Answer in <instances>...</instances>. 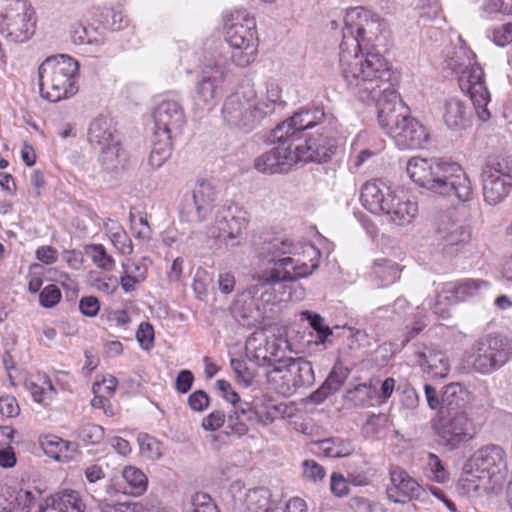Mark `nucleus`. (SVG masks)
Masks as SVG:
<instances>
[{
  "instance_id": "1",
  "label": "nucleus",
  "mask_w": 512,
  "mask_h": 512,
  "mask_svg": "<svg viewBox=\"0 0 512 512\" xmlns=\"http://www.w3.org/2000/svg\"><path fill=\"white\" fill-rule=\"evenodd\" d=\"M384 21L377 14L355 7L346 12L339 67L347 88L363 103L377 107L378 123L400 149H418L428 140L426 128L403 110L391 82L389 62L378 52L366 51L379 38Z\"/></svg>"
},
{
  "instance_id": "2",
  "label": "nucleus",
  "mask_w": 512,
  "mask_h": 512,
  "mask_svg": "<svg viewBox=\"0 0 512 512\" xmlns=\"http://www.w3.org/2000/svg\"><path fill=\"white\" fill-rule=\"evenodd\" d=\"M406 171L413 182L432 193L455 196L462 203L474 199L472 182L456 162L437 157H412L407 161Z\"/></svg>"
},
{
  "instance_id": "3",
  "label": "nucleus",
  "mask_w": 512,
  "mask_h": 512,
  "mask_svg": "<svg viewBox=\"0 0 512 512\" xmlns=\"http://www.w3.org/2000/svg\"><path fill=\"white\" fill-rule=\"evenodd\" d=\"M508 474L505 450L496 444H488L476 450L463 468L460 484L467 493L497 492Z\"/></svg>"
},
{
  "instance_id": "4",
  "label": "nucleus",
  "mask_w": 512,
  "mask_h": 512,
  "mask_svg": "<svg viewBox=\"0 0 512 512\" xmlns=\"http://www.w3.org/2000/svg\"><path fill=\"white\" fill-rule=\"evenodd\" d=\"M78 67V62L68 55L47 58L38 71L41 96L50 102H58L75 95Z\"/></svg>"
},
{
  "instance_id": "5",
  "label": "nucleus",
  "mask_w": 512,
  "mask_h": 512,
  "mask_svg": "<svg viewBox=\"0 0 512 512\" xmlns=\"http://www.w3.org/2000/svg\"><path fill=\"white\" fill-rule=\"evenodd\" d=\"M225 30V39L231 48V62L240 67L250 65L258 52L254 17L245 9H236L227 17Z\"/></svg>"
},
{
  "instance_id": "6",
  "label": "nucleus",
  "mask_w": 512,
  "mask_h": 512,
  "mask_svg": "<svg viewBox=\"0 0 512 512\" xmlns=\"http://www.w3.org/2000/svg\"><path fill=\"white\" fill-rule=\"evenodd\" d=\"M321 253L312 244L292 243L291 253L287 256L284 270L278 268L259 269L256 278L264 281V287L270 289L271 283H276L280 288H286L285 283L296 282L299 279L309 277L319 266Z\"/></svg>"
},
{
  "instance_id": "7",
  "label": "nucleus",
  "mask_w": 512,
  "mask_h": 512,
  "mask_svg": "<svg viewBox=\"0 0 512 512\" xmlns=\"http://www.w3.org/2000/svg\"><path fill=\"white\" fill-rule=\"evenodd\" d=\"M265 376L270 388L283 396H290L298 388L314 382L311 363L301 358L277 360L267 368Z\"/></svg>"
},
{
  "instance_id": "8",
  "label": "nucleus",
  "mask_w": 512,
  "mask_h": 512,
  "mask_svg": "<svg viewBox=\"0 0 512 512\" xmlns=\"http://www.w3.org/2000/svg\"><path fill=\"white\" fill-rule=\"evenodd\" d=\"M509 357L507 341L499 336L487 335L478 339L466 351L463 363L474 372L486 375L502 367Z\"/></svg>"
},
{
  "instance_id": "9",
  "label": "nucleus",
  "mask_w": 512,
  "mask_h": 512,
  "mask_svg": "<svg viewBox=\"0 0 512 512\" xmlns=\"http://www.w3.org/2000/svg\"><path fill=\"white\" fill-rule=\"evenodd\" d=\"M34 31V10L28 0H0V33L6 39L23 43Z\"/></svg>"
},
{
  "instance_id": "10",
  "label": "nucleus",
  "mask_w": 512,
  "mask_h": 512,
  "mask_svg": "<svg viewBox=\"0 0 512 512\" xmlns=\"http://www.w3.org/2000/svg\"><path fill=\"white\" fill-rule=\"evenodd\" d=\"M222 116L231 126L253 129L264 118L255 89L246 85L229 95L223 104Z\"/></svg>"
},
{
  "instance_id": "11",
  "label": "nucleus",
  "mask_w": 512,
  "mask_h": 512,
  "mask_svg": "<svg viewBox=\"0 0 512 512\" xmlns=\"http://www.w3.org/2000/svg\"><path fill=\"white\" fill-rule=\"evenodd\" d=\"M229 69L227 58L218 55L207 60L196 86L195 105L201 110H211L221 95L225 75Z\"/></svg>"
},
{
  "instance_id": "12",
  "label": "nucleus",
  "mask_w": 512,
  "mask_h": 512,
  "mask_svg": "<svg viewBox=\"0 0 512 512\" xmlns=\"http://www.w3.org/2000/svg\"><path fill=\"white\" fill-rule=\"evenodd\" d=\"M318 125H322V127L328 125L331 131H335L337 119L332 113H326L323 107L304 109L279 124L273 130L272 136L275 141L298 140L299 133Z\"/></svg>"
},
{
  "instance_id": "13",
  "label": "nucleus",
  "mask_w": 512,
  "mask_h": 512,
  "mask_svg": "<svg viewBox=\"0 0 512 512\" xmlns=\"http://www.w3.org/2000/svg\"><path fill=\"white\" fill-rule=\"evenodd\" d=\"M489 283L481 279H463L455 282H448L442 285L438 291L435 302H429L433 312L441 318L449 317V306L477 296L483 289L488 288Z\"/></svg>"
},
{
  "instance_id": "14",
  "label": "nucleus",
  "mask_w": 512,
  "mask_h": 512,
  "mask_svg": "<svg viewBox=\"0 0 512 512\" xmlns=\"http://www.w3.org/2000/svg\"><path fill=\"white\" fill-rule=\"evenodd\" d=\"M458 75L459 87L470 96L476 113L483 122L490 118L487 105L490 102V93L486 86L485 74L478 63L463 70Z\"/></svg>"
},
{
  "instance_id": "15",
  "label": "nucleus",
  "mask_w": 512,
  "mask_h": 512,
  "mask_svg": "<svg viewBox=\"0 0 512 512\" xmlns=\"http://www.w3.org/2000/svg\"><path fill=\"white\" fill-rule=\"evenodd\" d=\"M469 426V420L464 411L454 412L453 415L438 414L433 422V429L439 443L450 450L458 448L472 438Z\"/></svg>"
},
{
  "instance_id": "16",
  "label": "nucleus",
  "mask_w": 512,
  "mask_h": 512,
  "mask_svg": "<svg viewBox=\"0 0 512 512\" xmlns=\"http://www.w3.org/2000/svg\"><path fill=\"white\" fill-rule=\"evenodd\" d=\"M293 241L287 237L274 236L261 238L259 243L255 244V256L258 266L255 270L278 268L284 270L287 256L291 253Z\"/></svg>"
},
{
  "instance_id": "17",
  "label": "nucleus",
  "mask_w": 512,
  "mask_h": 512,
  "mask_svg": "<svg viewBox=\"0 0 512 512\" xmlns=\"http://www.w3.org/2000/svg\"><path fill=\"white\" fill-rule=\"evenodd\" d=\"M155 136L176 138L181 135L186 123L184 109L174 99H164L153 112Z\"/></svg>"
},
{
  "instance_id": "18",
  "label": "nucleus",
  "mask_w": 512,
  "mask_h": 512,
  "mask_svg": "<svg viewBox=\"0 0 512 512\" xmlns=\"http://www.w3.org/2000/svg\"><path fill=\"white\" fill-rule=\"evenodd\" d=\"M259 270H254L252 279L256 283L248 286L242 293L237 295L234 304V310L239 313L243 318H250L253 316L255 310L259 309V301L265 304L275 303L278 299L276 295V283H271L270 289L264 287V281L256 278ZM282 299V297H279Z\"/></svg>"
},
{
  "instance_id": "19",
  "label": "nucleus",
  "mask_w": 512,
  "mask_h": 512,
  "mask_svg": "<svg viewBox=\"0 0 512 512\" xmlns=\"http://www.w3.org/2000/svg\"><path fill=\"white\" fill-rule=\"evenodd\" d=\"M483 196L490 205L502 202L512 189V175L500 163H488L483 168Z\"/></svg>"
},
{
  "instance_id": "20",
  "label": "nucleus",
  "mask_w": 512,
  "mask_h": 512,
  "mask_svg": "<svg viewBox=\"0 0 512 512\" xmlns=\"http://www.w3.org/2000/svg\"><path fill=\"white\" fill-rule=\"evenodd\" d=\"M218 196L219 189L212 180H198L192 190L195 212H183L182 219L189 223L206 221L216 206Z\"/></svg>"
},
{
  "instance_id": "21",
  "label": "nucleus",
  "mask_w": 512,
  "mask_h": 512,
  "mask_svg": "<svg viewBox=\"0 0 512 512\" xmlns=\"http://www.w3.org/2000/svg\"><path fill=\"white\" fill-rule=\"evenodd\" d=\"M382 215L387 217L388 222L404 227L412 224L418 216V202L408 192L394 190Z\"/></svg>"
},
{
  "instance_id": "22",
  "label": "nucleus",
  "mask_w": 512,
  "mask_h": 512,
  "mask_svg": "<svg viewBox=\"0 0 512 512\" xmlns=\"http://www.w3.org/2000/svg\"><path fill=\"white\" fill-rule=\"evenodd\" d=\"M436 237L443 250L452 252L469 242L471 232L466 223L455 220L449 213L441 214L437 220Z\"/></svg>"
},
{
  "instance_id": "23",
  "label": "nucleus",
  "mask_w": 512,
  "mask_h": 512,
  "mask_svg": "<svg viewBox=\"0 0 512 512\" xmlns=\"http://www.w3.org/2000/svg\"><path fill=\"white\" fill-rule=\"evenodd\" d=\"M390 485L387 495L395 503H405L412 499H420L424 489L405 470L398 466L390 469Z\"/></svg>"
},
{
  "instance_id": "24",
  "label": "nucleus",
  "mask_w": 512,
  "mask_h": 512,
  "mask_svg": "<svg viewBox=\"0 0 512 512\" xmlns=\"http://www.w3.org/2000/svg\"><path fill=\"white\" fill-rule=\"evenodd\" d=\"M290 140L277 141V147L257 157L254 167L257 171L266 174L283 173L295 164V156L289 152L286 144Z\"/></svg>"
},
{
  "instance_id": "25",
  "label": "nucleus",
  "mask_w": 512,
  "mask_h": 512,
  "mask_svg": "<svg viewBox=\"0 0 512 512\" xmlns=\"http://www.w3.org/2000/svg\"><path fill=\"white\" fill-rule=\"evenodd\" d=\"M245 351L250 361L268 368L277 361L278 345L275 340L270 341L264 332H255L247 339Z\"/></svg>"
},
{
  "instance_id": "26",
  "label": "nucleus",
  "mask_w": 512,
  "mask_h": 512,
  "mask_svg": "<svg viewBox=\"0 0 512 512\" xmlns=\"http://www.w3.org/2000/svg\"><path fill=\"white\" fill-rule=\"evenodd\" d=\"M393 192L381 179H373L362 185L360 201L369 212L382 215Z\"/></svg>"
},
{
  "instance_id": "27",
  "label": "nucleus",
  "mask_w": 512,
  "mask_h": 512,
  "mask_svg": "<svg viewBox=\"0 0 512 512\" xmlns=\"http://www.w3.org/2000/svg\"><path fill=\"white\" fill-rule=\"evenodd\" d=\"M286 413V406L278 404L268 396H260L250 404V411L247 419L255 421L256 424L266 427L272 424L278 417Z\"/></svg>"
},
{
  "instance_id": "28",
  "label": "nucleus",
  "mask_w": 512,
  "mask_h": 512,
  "mask_svg": "<svg viewBox=\"0 0 512 512\" xmlns=\"http://www.w3.org/2000/svg\"><path fill=\"white\" fill-rule=\"evenodd\" d=\"M248 219L245 213L240 212L238 215H232L229 218L223 216L217 217L216 227L218 233L212 232L213 236L223 240L228 244H238L243 238V234L247 228Z\"/></svg>"
},
{
  "instance_id": "29",
  "label": "nucleus",
  "mask_w": 512,
  "mask_h": 512,
  "mask_svg": "<svg viewBox=\"0 0 512 512\" xmlns=\"http://www.w3.org/2000/svg\"><path fill=\"white\" fill-rule=\"evenodd\" d=\"M471 111L467 104L457 98L445 100L442 108V119L445 125L454 131H460L470 125Z\"/></svg>"
},
{
  "instance_id": "30",
  "label": "nucleus",
  "mask_w": 512,
  "mask_h": 512,
  "mask_svg": "<svg viewBox=\"0 0 512 512\" xmlns=\"http://www.w3.org/2000/svg\"><path fill=\"white\" fill-rule=\"evenodd\" d=\"M418 361L422 370L434 378H444L450 370L447 356L440 350L424 347L418 352Z\"/></svg>"
},
{
  "instance_id": "31",
  "label": "nucleus",
  "mask_w": 512,
  "mask_h": 512,
  "mask_svg": "<svg viewBox=\"0 0 512 512\" xmlns=\"http://www.w3.org/2000/svg\"><path fill=\"white\" fill-rule=\"evenodd\" d=\"M85 508L79 492L64 490L47 499L46 505L39 512H84Z\"/></svg>"
},
{
  "instance_id": "32",
  "label": "nucleus",
  "mask_w": 512,
  "mask_h": 512,
  "mask_svg": "<svg viewBox=\"0 0 512 512\" xmlns=\"http://www.w3.org/2000/svg\"><path fill=\"white\" fill-rule=\"evenodd\" d=\"M468 400L469 392L460 383H450L443 388L439 414L453 415L454 412L464 411Z\"/></svg>"
},
{
  "instance_id": "33",
  "label": "nucleus",
  "mask_w": 512,
  "mask_h": 512,
  "mask_svg": "<svg viewBox=\"0 0 512 512\" xmlns=\"http://www.w3.org/2000/svg\"><path fill=\"white\" fill-rule=\"evenodd\" d=\"M321 130L323 132L311 137L315 146L312 147V154L310 152L308 156H304L305 158H316L318 162H322L327 161L335 154L338 147V140L336 138L338 127L335 131H331L330 126L325 125L321 127Z\"/></svg>"
},
{
  "instance_id": "34",
  "label": "nucleus",
  "mask_w": 512,
  "mask_h": 512,
  "mask_svg": "<svg viewBox=\"0 0 512 512\" xmlns=\"http://www.w3.org/2000/svg\"><path fill=\"white\" fill-rule=\"evenodd\" d=\"M100 150L98 162L103 171L114 173L123 170L128 164L126 151L120 141L98 148Z\"/></svg>"
},
{
  "instance_id": "35",
  "label": "nucleus",
  "mask_w": 512,
  "mask_h": 512,
  "mask_svg": "<svg viewBox=\"0 0 512 512\" xmlns=\"http://www.w3.org/2000/svg\"><path fill=\"white\" fill-rule=\"evenodd\" d=\"M116 130L110 118L99 116L90 124L88 131V140L94 148H100L118 142L115 134Z\"/></svg>"
},
{
  "instance_id": "36",
  "label": "nucleus",
  "mask_w": 512,
  "mask_h": 512,
  "mask_svg": "<svg viewBox=\"0 0 512 512\" xmlns=\"http://www.w3.org/2000/svg\"><path fill=\"white\" fill-rule=\"evenodd\" d=\"M28 385L33 399L44 405H47L56 394L50 378L44 373H38Z\"/></svg>"
},
{
  "instance_id": "37",
  "label": "nucleus",
  "mask_w": 512,
  "mask_h": 512,
  "mask_svg": "<svg viewBox=\"0 0 512 512\" xmlns=\"http://www.w3.org/2000/svg\"><path fill=\"white\" fill-rule=\"evenodd\" d=\"M349 372V369L346 367H343L341 364H336L324 384L315 393L314 397H317L318 400H322L337 392L344 384Z\"/></svg>"
},
{
  "instance_id": "38",
  "label": "nucleus",
  "mask_w": 512,
  "mask_h": 512,
  "mask_svg": "<svg viewBox=\"0 0 512 512\" xmlns=\"http://www.w3.org/2000/svg\"><path fill=\"white\" fill-rule=\"evenodd\" d=\"M319 450L330 458H341L351 455L355 447L348 439L338 437L323 439L318 442Z\"/></svg>"
},
{
  "instance_id": "39",
  "label": "nucleus",
  "mask_w": 512,
  "mask_h": 512,
  "mask_svg": "<svg viewBox=\"0 0 512 512\" xmlns=\"http://www.w3.org/2000/svg\"><path fill=\"white\" fill-rule=\"evenodd\" d=\"M152 143V149L149 155V165L154 168H160L172 153V140L174 138L167 136H155Z\"/></svg>"
},
{
  "instance_id": "40",
  "label": "nucleus",
  "mask_w": 512,
  "mask_h": 512,
  "mask_svg": "<svg viewBox=\"0 0 512 512\" xmlns=\"http://www.w3.org/2000/svg\"><path fill=\"white\" fill-rule=\"evenodd\" d=\"M70 34L72 41L78 45H102L105 42L103 34L97 28L85 26L82 23L73 24Z\"/></svg>"
},
{
  "instance_id": "41",
  "label": "nucleus",
  "mask_w": 512,
  "mask_h": 512,
  "mask_svg": "<svg viewBox=\"0 0 512 512\" xmlns=\"http://www.w3.org/2000/svg\"><path fill=\"white\" fill-rule=\"evenodd\" d=\"M474 63H477L476 54L466 45L462 38H459V46L448 61L449 68L456 74H459Z\"/></svg>"
},
{
  "instance_id": "42",
  "label": "nucleus",
  "mask_w": 512,
  "mask_h": 512,
  "mask_svg": "<svg viewBox=\"0 0 512 512\" xmlns=\"http://www.w3.org/2000/svg\"><path fill=\"white\" fill-rule=\"evenodd\" d=\"M250 403H240L238 406L232 407V410L226 416L227 428L231 433L237 436H244L248 433L249 427L242 420V416L249 415Z\"/></svg>"
},
{
  "instance_id": "43",
  "label": "nucleus",
  "mask_w": 512,
  "mask_h": 512,
  "mask_svg": "<svg viewBox=\"0 0 512 512\" xmlns=\"http://www.w3.org/2000/svg\"><path fill=\"white\" fill-rule=\"evenodd\" d=\"M122 476L129 486L130 494L139 496L146 491L148 479L139 468L135 466H126L122 471Z\"/></svg>"
},
{
  "instance_id": "44",
  "label": "nucleus",
  "mask_w": 512,
  "mask_h": 512,
  "mask_svg": "<svg viewBox=\"0 0 512 512\" xmlns=\"http://www.w3.org/2000/svg\"><path fill=\"white\" fill-rule=\"evenodd\" d=\"M282 88L275 81H269L266 86L264 97L258 98V106L261 113L265 118L267 115L273 113L277 105L281 104Z\"/></svg>"
},
{
  "instance_id": "45",
  "label": "nucleus",
  "mask_w": 512,
  "mask_h": 512,
  "mask_svg": "<svg viewBox=\"0 0 512 512\" xmlns=\"http://www.w3.org/2000/svg\"><path fill=\"white\" fill-rule=\"evenodd\" d=\"M248 512H267L269 510L268 491L263 488L249 490L243 499Z\"/></svg>"
},
{
  "instance_id": "46",
  "label": "nucleus",
  "mask_w": 512,
  "mask_h": 512,
  "mask_svg": "<svg viewBox=\"0 0 512 512\" xmlns=\"http://www.w3.org/2000/svg\"><path fill=\"white\" fill-rule=\"evenodd\" d=\"M40 444L47 455L58 461L67 457L66 455H62V453L67 452L72 445L71 443L54 435L43 437L40 440Z\"/></svg>"
},
{
  "instance_id": "47",
  "label": "nucleus",
  "mask_w": 512,
  "mask_h": 512,
  "mask_svg": "<svg viewBox=\"0 0 512 512\" xmlns=\"http://www.w3.org/2000/svg\"><path fill=\"white\" fill-rule=\"evenodd\" d=\"M372 274L382 282L383 286H387L399 278L400 271L395 263L382 260L374 263Z\"/></svg>"
},
{
  "instance_id": "48",
  "label": "nucleus",
  "mask_w": 512,
  "mask_h": 512,
  "mask_svg": "<svg viewBox=\"0 0 512 512\" xmlns=\"http://www.w3.org/2000/svg\"><path fill=\"white\" fill-rule=\"evenodd\" d=\"M140 453L146 459L155 461L162 457V444L154 437L141 433L137 437Z\"/></svg>"
},
{
  "instance_id": "49",
  "label": "nucleus",
  "mask_w": 512,
  "mask_h": 512,
  "mask_svg": "<svg viewBox=\"0 0 512 512\" xmlns=\"http://www.w3.org/2000/svg\"><path fill=\"white\" fill-rule=\"evenodd\" d=\"M76 437L85 444L96 445L104 438V430L93 423H83L76 431Z\"/></svg>"
},
{
  "instance_id": "50",
  "label": "nucleus",
  "mask_w": 512,
  "mask_h": 512,
  "mask_svg": "<svg viewBox=\"0 0 512 512\" xmlns=\"http://www.w3.org/2000/svg\"><path fill=\"white\" fill-rule=\"evenodd\" d=\"M86 252L91 257L94 264L99 268L106 271L113 270L115 261L109 254H107L103 245L92 244L86 248Z\"/></svg>"
},
{
  "instance_id": "51",
  "label": "nucleus",
  "mask_w": 512,
  "mask_h": 512,
  "mask_svg": "<svg viewBox=\"0 0 512 512\" xmlns=\"http://www.w3.org/2000/svg\"><path fill=\"white\" fill-rule=\"evenodd\" d=\"M427 476L437 483H445L449 479V473L445 469L442 461L433 453L428 455Z\"/></svg>"
},
{
  "instance_id": "52",
  "label": "nucleus",
  "mask_w": 512,
  "mask_h": 512,
  "mask_svg": "<svg viewBox=\"0 0 512 512\" xmlns=\"http://www.w3.org/2000/svg\"><path fill=\"white\" fill-rule=\"evenodd\" d=\"M301 316L307 319L311 327L317 331L318 340L317 342L324 343L326 339L332 334L331 329L324 324V319L316 313L310 311H302Z\"/></svg>"
},
{
  "instance_id": "53",
  "label": "nucleus",
  "mask_w": 512,
  "mask_h": 512,
  "mask_svg": "<svg viewBox=\"0 0 512 512\" xmlns=\"http://www.w3.org/2000/svg\"><path fill=\"white\" fill-rule=\"evenodd\" d=\"M102 15L106 17V19L102 21L104 26L111 30H121L128 26L129 20L121 11L104 8Z\"/></svg>"
},
{
  "instance_id": "54",
  "label": "nucleus",
  "mask_w": 512,
  "mask_h": 512,
  "mask_svg": "<svg viewBox=\"0 0 512 512\" xmlns=\"http://www.w3.org/2000/svg\"><path fill=\"white\" fill-rule=\"evenodd\" d=\"M488 38L500 47L510 44L512 42V23L492 28L488 32Z\"/></svg>"
},
{
  "instance_id": "55",
  "label": "nucleus",
  "mask_w": 512,
  "mask_h": 512,
  "mask_svg": "<svg viewBox=\"0 0 512 512\" xmlns=\"http://www.w3.org/2000/svg\"><path fill=\"white\" fill-rule=\"evenodd\" d=\"M212 282L211 275L204 269H198L194 275L192 288L198 299H203L207 296L208 287Z\"/></svg>"
},
{
  "instance_id": "56",
  "label": "nucleus",
  "mask_w": 512,
  "mask_h": 512,
  "mask_svg": "<svg viewBox=\"0 0 512 512\" xmlns=\"http://www.w3.org/2000/svg\"><path fill=\"white\" fill-rule=\"evenodd\" d=\"M191 512H219L211 497L204 492H197L191 497Z\"/></svg>"
},
{
  "instance_id": "57",
  "label": "nucleus",
  "mask_w": 512,
  "mask_h": 512,
  "mask_svg": "<svg viewBox=\"0 0 512 512\" xmlns=\"http://www.w3.org/2000/svg\"><path fill=\"white\" fill-rule=\"evenodd\" d=\"M293 140H290L286 147H289V152L295 156V163L298 161H317L316 158H305L304 156H308L311 152L313 146H315V143L313 142V139L311 137L304 142L298 143L296 145L292 144Z\"/></svg>"
},
{
  "instance_id": "58",
  "label": "nucleus",
  "mask_w": 512,
  "mask_h": 512,
  "mask_svg": "<svg viewBox=\"0 0 512 512\" xmlns=\"http://www.w3.org/2000/svg\"><path fill=\"white\" fill-rule=\"evenodd\" d=\"M301 467L303 477L314 483L321 481L326 475L325 468L312 459L303 461Z\"/></svg>"
},
{
  "instance_id": "59",
  "label": "nucleus",
  "mask_w": 512,
  "mask_h": 512,
  "mask_svg": "<svg viewBox=\"0 0 512 512\" xmlns=\"http://www.w3.org/2000/svg\"><path fill=\"white\" fill-rule=\"evenodd\" d=\"M136 338L142 349L149 351L154 347V329L148 322H142L136 332Z\"/></svg>"
},
{
  "instance_id": "60",
  "label": "nucleus",
  "mask_w": 512,
  "mask_h": 512,
  "mask_svg": "<svg viewBox=\"0 0 512 512\" xmlns=\"http://www.w3.org/2000/svg\"><path fill=\"white\" fill-rule=\"evenodd\" d=\"M225 421V412L214 410L203 418L201 426L205 431L215 432L224 425Z\"/></svg>"
},
{
  "instance_id": "61",
  "label": "nucleus",
  "mask_w": 512,
  "mask_h": 512,
  "mask_svg": "<svg viewBox=\"0 0 512 512\" xmlns=\"http://www.w3.org/2000/svg\"><path fill=\"white\" fill-rule=\"evenodd\" d=\"M61 299V291L56 285H47L39 294V301L43 307L55 306Z\"/></svg>"
},
{
  "instance_id": "62",
  "label": "nucleus",
  "mask_w": 512,
  "mask_h": 512,
  "mask_svg": "<svg viewBox=\"0 0 512 512\" xmlns=\"http://www.w3.org/2000/svg\"><path fill=\"white\" fill-rule=\"evenodd\" d=\"M216 385L220 391L221 397L225 401L229 402L232 407L238 406L240 403H244L228 381L219 379L217 380Z\"/></svg>"
},
{
  "instance_id": "63",
  "label": "nucleus",
  "mask_w": 512,
  "mask_h": 512,
  "mask_svg": "<svg viewBox=\"0 0 512 512\" xmlns=\"http://www.w3.org/2000/svg\"><path fill=\"white\" fill-rule=\"evenodd\" d=\"M401 406L407 410H415L419 405V395L410 385H406L400 394Z\"/></svg>"
},
{
  "instance_id": "64",
  "label": "nucleus",
  "mask_w": 512,
  "mask_h": 512,
  "mask_svg": "<svg viewBox=\"0 0 512 512\" xmlns=\"http://www.w3.org/2000/svg\"><path fill=\"white\" fill-rule=\"evenodd\" d=\"M331 492L337 497L346 496L349 492L348 481L340 473H332L330 477Z\"/></svg>"
}]
</instances>
